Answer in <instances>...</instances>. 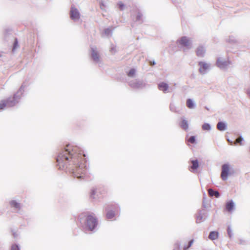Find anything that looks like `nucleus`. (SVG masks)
Listing matches in <instances>:
<instances>
[{
  "mask_svg": "<svg viewBox=\"0 0 250 250\" xmlns=\"http://www.w3.org/2000/svg\"><path fill=\"white\" fill-rule=\"evenodd\" d=\"M56 161L60 168H66L74 173L86 167V155L79 147L68 145L60 152Z\"/></svg>",
  "mask_w": 250,
  "mask_h": 250,
  "instance_id": "obj_1",
  "label": "nucleus"
},
{
  "mask_svg": "<svg viewBox=\"0 0 250 250\" xmlns=\"http://www.w3.org/2000/svg\"><path fill=\"white\" fill-rule=\"evenodd\" d=\"M85 218V226L90 231L93 230L98 224L97 219L93 214H87Z\"/></svg>",
  "mask_w": 250,
  "mask_h": 250,
  "instance_id": "obj_2",
  "label": "nucleus"
},
{
  "mask_svg": "<svg viewBox=\"0 0 250 250\" xmlns=\"http://www.w3.org/2000/svg\"><path fill=\"white\" fill-rule=\"evenodd\" d=\"M231 174L230 166L225 164L222 166V171L221 173V178L224 181L226 180L229 175Z\"/></svg>",
  "mask_w": 250,
  "mask_h": 250,
  "instance_id": "obj_3",
  "label": "nucleus"
},
{
  "mask_svg": "<svg viewBox=\"0 0 250 250\" xmlns=\"http://www.w3.org/2000/svg\"><path fill=\"white\" fill-rule=\"evenodd\" d=\"M15 97L12 98H8L6 100H2L0 102V109H3L7 106H11L15 104Z\"/></svg>",
  "mask_w": 250,
  "mask_h": 250,
  "instance_id": "obj_4",
  "label": "nucleus"
},
{
  "mask_svg": "<svg viewBox=\"0 0 250 250\" xmlns=\"http://www.w3.org/2000/svg\"><path fill=\"white\" fill-rule=\"evenodd\" d=\"M70 16L71 18L74 20H78L79 19L80 14L76 8L73 7L71 8L70 11Z\"/></svg>",
  "mask_w": 250,
  "mask_h": 250,
  "instance_id": "obj_5",
  "label": "nucleus"
},
{
  "mask_svg": "<svg viewBox=\"0 0 250 250\" xmlns=\"http://www.w3.org/2000/svg\"><path fill=\"white\" fill-rule=\"evenodd\" d=\"M199 65L200 66L199 71L202 73H205L209 67L207 63L202 62H199Z\"/></svg>",
  "mask_w": 250,
  "mask_h": 250,
  "instance_id": "obj_6",
  "label": "nucleus"
},
{
  "mask_svg": "<svg viewBox=\"0 0 250 250\" xmlns=\"http://www.w3.org/2000/svg\"><path fill=\"white\" fill-rule=\"evenodd\" d=\"M178 42L180 44L184 46H188L190 44L189 40L186 37H182Z\"/></svg>",
  "mask_w": 250,
  "mask_h": 250,
  "instance_id": "obj_7",
  "label": "nucleus"
},
{
  "mask_svg": "<svg viewBox=\"0 0 250 250\" xmlns=\"http://www.w3.org/2000/svg\"><path fill=\"white\" fill-rule=\"evenodd\" d=\"M158 88L159 90L163 91L164 92H166L168 88L167 84L165 83H161L158 85Z\"/></svg>",
  "mask_w": 250,
  "mask_h": 250,
  "instance_id": "obj_8",
  "label": "nucleus"
},
{
  "mask_svg": "<svg viewBox=\"0 0 250 250\" xmlns=\"http://www.w3.org/2000/svg\"><path fill=\"white\" fill-rule=\"evenodd\" d=\"M216 64L220 68H224L228 65V62H223L221 59H218L216 62Z\"/></svg>",
  "mask_w": 250,
  "mask_h": 250,
  "instance_id": "obj_9",
  "label": "nucleus"
},
{
  "mask_svg": "<svg viewBox=\"0 0 250 250\" xmlns=\"http://www.w3.org/2000/svg\"><path fill=\"white\" fill-rule=\"evenodd\" d=\"M218 237V233L216 231H211L210 232L208 238L210 240H213L217 239Z\"/></svg>",
  "mask_w": 250,
  "mask_h": 250,
  "instance_id": "obj_10",
  "label": "nucleus"
},
{
  "mask_svg": "<svg viewBox=\"0 0 250 250\" xmlns=\"http://www.w3.org/2000/svg\"><path fill=\"white\" fill-rule=\"evenodd\" d=\"M205 53V50L203 47L200 46L196 50V55L198 57H203Z\"/></svg>",
  "mask_w": 250,
  "mask_h": 250,
  "instance_id": "obj_11",
  "label": "nucleus"
},
{
  "mask_svg": "<svg viewBox=\"0 0 250 250\" xmlns=\"http://www.w3.org/2000/svg\"><path fill=\"white\" fill-rule=\"evenodd\" d=\"M180 126L184 130H188V121H186V120H183L181 122Z\"/></svg>",
  "mask_w": 250,
  "mask_h": 250,
  "instance_id": "obj_12",
  "label": "nucleus"
},
{
  "mask_svg": "<svg viewBox=\"0 0 250 250\" xmlns=\"http://www.w3.org/2000/svg\"><path fill=\"white\" fill-rule=\"evenodd\" d=\"M208 194L210 196H215L216 198L219 197L220 194L217 191H214L213 189L209 188L208 190Z\"/></svg>",
  "mask_w": 250,
  "mask_h": 250,
  "instance_id": "obj_13",
  "label": "nucleus"
},
{
  "mask_svg": "<svg viewBox=\"0 0 250 250\" xmlns=\"http://www.w3.org/2000/svg\"><path fill=\"white\" fill-rule=\"evenodd\" d=\"M217 128L220 131H224L226 129V125L223 122H219L217 125Z\"/></svg>",
  "mask_w": 250,
  "mask_h": 250,
  "instance_id": "obj_14",
  "label": "nucleus"
},
{
  "mask_svg": "<svg viewBox=\"0 0 250 250\" xmlns=\"http://www.w3.org/2000/svg\"><path fill=\"white\" fill-rule=\"evenodd\" d=\"M10 205L12 208H14L16 209H20V204L15 200H12L10 202Z\"/></svg>",
  "mask_w": 250,
  "mask_h": 250,
  "instance_id": "obj_15",
  "label": "nucleus"
},
{
  "mask_svg": "<svg viewBox=\"0 0 250 250\" xmlns=\"http://www.w3.org/2000/svg\"><path fill=\"white\" fill-rule=\"evenodd\" d=\"M192 166L190 167V169H191L192 170L196 169L198 167V162L197 160H192L191 161Z\"/></svg>",
  "mask_w": 250,
  "mask_h": 250,
  "instance_id": "obj_16",
  "label": "nucleus"
},
{
  "mask_svg": "<svg viewBox=\"0 0 250 250\" xmlns=\"http://www.w3.org/2000/svg\"><path fill=\"white\" fill-rule=\"evenodd\" d=\"M233 203L232 202V201H230L229 202H228L227 204H226V209L228 211H230L232 210L233 208Z\"/></svg>",
  "mask_w": 250,
  "mask_h": 250,
  "instance_id": "obj_17",
  "label": "nucleus"
},
{
  "mask_svg": "<svg viewBox=\"0 0 250 250\" xmlns=\"http://www.w3.org/2000/svg\"><path fill=\"white\" fill-rule=\"evenodd\" d=\"M92 58L95 61H98L99 59V56L98 53L94 50L92 52Z\"/></svg>",
  "mask_w": 250,
  "mask_h": 250,
  "instance_id": "obj_18",
  "label": "nucleus"
},
{
  "mask_svg": "<svg viewBox=\"0 0 250 250\" xmlns=\"http://www.w3.org/2000/svg\"><path fill=\"white\" fill-rule=\"evenodd\" d=\"M115 216V213L113 211L110 210L106 213V218L108 219H111Z\"/></svg>",
  "mask_w": 250,
  "mask_h": 250,
  "instance_id": "obj_19",
  "label": "nucleus"
},
{
  "mask_svg": "<svg viewBox=\"0 0 250 250\" xmlns=\"http://www.w3.org/2000/svg\"><path fill=\"white\" fill-rule=\"evenodd\" d=\"M187 105L189 108H192L194 106L192 101L191 99H188L187 101Z\"/></svg>",
  "mask_w": 250,
  "mask_h": 250,
  "instance_id": "obj_20",
  "label": "nucleus"
},
{
  "mask_svg": "<svg viewBox=\"0 0 250 250\" xmlns=\"http://www.w3.org/2000/svg\"><path fill=\"white\" fill-rule=\"evenodd\" d=\"M202 129L204 130H209L210 129V126L208 124L205 123L202 125Z\"/></svg>",
  "mask_w": 250,
  "mask_h": 250,
  "instance_id": "obj_21",
  "label": "nucleus"
},
{
  "mask_svg": "<svg viewBox=\"0 0 250 250\" xmlns=\"http://www.w3.org/2000/svg\"><path fill=\"white\" fill-rule=\"evenodd\" d=\"M135 74V70L134 69H131L128 72L127 76L128 77H133L134 76Z\"/></svg>",
  "mask_w": 250,
  "mask_h": 250,
  "instance_id": "obj_22",
  "label": "nucleus"
},
{
  "mask_svg": "<svg viewBox=\"0 0 250 250\" xmlns=\"http://www.w3.org/2000/svg\"><path fill=\"white\" fill-rule=\"evenodd\" d=\"M193 240H191L189 243L188 245L185 246L183 248L184 250H187L188 248H189L192 245L193 243Z\"/></svg>",
  "mask_w": 250,
  "mask_h": 250,
  "instance_id": "obj_23",
  "label": "nucleus"
},
{
  "mask_svg": "<svg viewBox=\"0 0 250 250\" xmlns=\"http://www.w3.org/2000/svg\"><path fill=\"white\" fill-rule=\"evenodd\" d=\"M188 142L194 144L195 143V138L194 136H191L188 139Z\"/></svg>",
  "mask_w": 250,
  "mask_h": 250,
  "instance_id": "obj_24",
  "label": "nucleus"
},
{
  "mask_svg": "<svg viewBox=\"0 0 250 250\" xmlns=\"http://www.w3.org/2000/svg\"><path fill=\"white\" fill-rule=\"evenodd\" d=\"M11 250H19V248L17 245L14 244L11 246Z\"/></svg>",
  "mask_w": 250,
  "mask_h": 250,
  "instance_id": "obj_25",
  "label": "nucleus"
},
{
  "mask_svg": "<svg viewBox=\"0 0 250 250\" xmlns=\"http://www.w3.org/2000/svg\"><path fill=\"white\" fill-rule=\"evenodd\" d=\"M18 46V41L17 39L15 40L14 43V46L13 48V50H14Z\"/></svg>",
  "mask_w": 250,
  "mask_h": 250,
  "instance_id": "obj_26",
  "label": "nucleus"
},
{
  "mask_svg": "<svg viewBox=\"0 0 250 250\" xmlns=\"http://www.w3.org/2000/svg\"><path fill=\"white\" fill-rule=\"evenodd\" d=\"M119 7L120 10H123L124 8V4L122 2H120L118 3Z\"/></svg>",
  "mask_w": 250,
  "mask_h": 250,
  "instance_id": "obj_27",
  "label": "nucleus"
},
{
  "mask_svg": "<svg viewBox=\"0 0 250 250\" xmlns=\"http://www.w3.org/2000/svg\"><path fill=\"white\" fill-rule=\"evenodd\" d=\"M242 141V139L241 138V137H239L236 140V143H240L241 144Z\"/></svg>",
  "mask_w": 250,
  "mask_h": 250,
  "instance_id": "obj_28",
  "label": "nucleus"
},
{
  "mask_svg": "<svg viewBox=\"0 0 250 250\" xmlns=\"http://www.w3.org/2000/svg\"><path fill=\"white\" fill-rule=\"evenodd\" d=\"M95 193H96V191L95 190H94V189L92 190V191H91V196L93 197V198H94L93 197V196L95 195Z\"/></svg>",
  "mask_w": 250,
  "mask_h": 250,
  "instance_id": "obj_29",
  "label": "nucleus"
},
{
  "mask_svg": "<svg viewBox=\"0 0 250 250\" xmlns=\"http://www.w3.org/2000/svg\"><path fill=\"white\" fill-rule=\"evenodd\" d=\"M82 177H83L82 176H77V177L78 178H82Z\"/></svg>",
  "mask_w": 250,
  "mask_h": 250,
  "instance_id": "obj_30",
  "label": "nucleus"
},
{
  "mask_svg": "<svg viewBox=\"0 0 250 250\" xmlns=\"http://www.w3.org/2000/svg\"><path fill=\"white\" fill-rule=\"evenodd\" d=\"M154 64H155V63H154V62H153V63H152V64L151 63V62H150V65H154Z\"/></svg>",
  "mask_w": 250,
  "mask_h": 250,
  "instance_id": "obj_31",
  "label": "nucleus"
},
{
  "mask_svg": "<svg viewBox=\"0 0 250 250\" xmlns=\"http://www.w3.org/2000/svg\"><path fill=\"white\" fill-rule=\"evenodd\" d=\"M228 232L229 234V229H228Z\"/></svg>",
  "mask_w": 250,
  "mask_h": 250,
  "instance_id": "obj_32",
  "label": "nucleus"
},
{
  "mask_svg": "<svg viewBox=\"0 0 250 250\" xmlns=\"http://www.w3.org/2000/svg\"><path fill=\"white\" fill-rule=\"evenodd\" d=\"M249 94L250 95V91H249Z\"/></svg>",
  "mask_w": 250,
  "mask_h": 250,
  "instance_id": "obj_33",
  "label": "nucleus"
},
{
  "mask_svg": "<svg viewBox=\"0 0 250 250\" xmlns=\"http://www.w3.org/2000/svg\"><path fill=\"white\" fill-rule=\"evenodd\" d=\"M14 237H15V234H13Z\"/></svg>",
  "mask_w": 250,
  "mask_h": 250,
  "instance_id": "obj_34",
  "label": "nucleus"
}]
</instances>
